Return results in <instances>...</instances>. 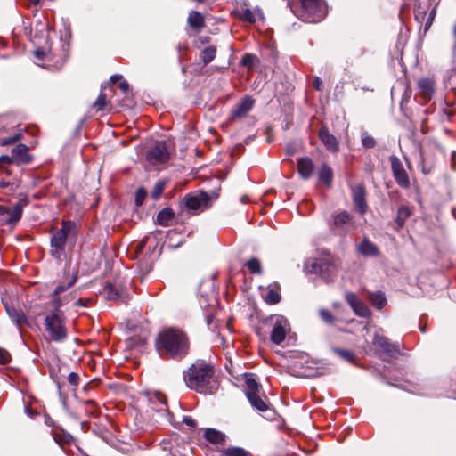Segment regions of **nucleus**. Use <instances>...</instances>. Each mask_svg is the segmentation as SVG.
<instances>
[{"instance_id": "22", "label": "nucleus", "mask_w": 456, "mask_h": 456, "mask_svg": "<svg viewBox=\"0 0 456 456\" xmlns=\"http://www.w3.org/2000/svg\"><path fill=\"white\" fill-rule=\"evenodd\" d=\"M357 249L364 256H377L379 253V248L366 238L358 245Z\"/></svg>"}, {"instance_id": "5", "label": "nucleus", "mask_w": 456, "mask_h": 456, "mask_svg": "<svg viewBox=\"0 0 456 456\" xmlns=\"http://www.w3.org/2000/svg\"><path fill=\"white\" fill-rule=\"evenodd\" d=\"M76 235V224L71 221H63L61 228L56 231L51 238L50 254L56 259L64 256L65 246L69 238Z\"/></svg>"}, {"instance_id": "61", "label": "nucleus", "mask_w": 456, "mask_h": 456, "mask_svg": "<svg viewBox=\"0 0 456 456\" xmlns=\"http://www.w3.org/2000/svg\"><path fill=\"white\" fill-rule=\"evenodd\" d=\"M157 397L159 398V400L162 403H164V404L166 403V399H165V398L161 399V398H160V396H159V395H157Z\"/></svg>"}, {"instance_id": "14", "label": "nucleus", "mask_w": 456, "mask_h": 456, "mask_svg": "<svg viewBox=\"0 0 456 456\" xmlns=\"http://www.w3.org/2000/svg\"><path fill=\"white\" fill-rule=\"evenodd\" d=\"M21 215L22 206L20 203L15 204L12 208L0 206V217L6 224H15L20 219Z\"/></svg>"}, {"instance_id": "17", "label": "nucleus", "mask_w": 456, "mask_h": 456, "mask_svg": "<svg viewBox=\"0 0 456 456\" xmlns=\"http://www.w3.org/2000/svg\"><path fill=\"white\" fill-rule=\"evenodd\" d=\"M105 297L108 300L126 302L127 291L123 287L108 284L104 288Z\"/></svg>"}, {"instance_id": "38", "label": "nucleus", "mask_w": 456, "mask_h": 456, "mask_svg": "<svg viewBox=\"0 0 456 456\" xmlns=\"http://www.w3.org/2000/svg\"><path fill=\"white\" fill-rule=\"evenodd\" d=\"M362 144L364 148L370 149L373 148L376 144L375 139L369 135L367 132L362 133Z\"/></svg>"}, {"instance_id": "47", "label": "nucleus", "mask_w": 456, "mask_h": 456, "mask_svg": "<svg viewBox=\"0 0 456 456\" xmlns=\"http://www.w3.org/2000/svg\"><path fill=\"white\" fill-rule=\"evenodd\" d=\"M320 316L327 323L333 322L334 317L329 310H326V309L320 310Z\"/></svg>"}, {"instance_id": "26", "label": "nucleus", "mask_w": 456, "mask_h": 456, "mask_svg": "<svg viewBox=\"0 0 456 456\" xmlns=\"http://www.w3.org/2000/svg\"><path fill=\"white\" fill-rule=\"evenodd\" d=\"M418 86L425 98H430L434 93V81L430 78H420L418 82Z\"/></svg>"}, {"instance_id": "11", "label": "nucleus", "mask_w": 456, "mask_h": 456, "mask_svg": "<svg viewBox=\"0 0 456 456\" xmlns=\"http://www.w3.org/2000/svg\"><path fill=\"white\" fill-rule=\"evenodd\" d=\"M391 168L393 175L397 184L403 188H407L410 185L408 175L401 162V160L395 157H390Z\"/></svg>"}, {"instance_id": "64", "label": "nucleus", "mask_w": 456, "mask_h": 456, "mask_svg": "<svg viewBox=\"0 0 456 456\" xmlns=\"http://www.w3.org/2000/svg\"><path fill=\"white\" fill-rule=\"evenodd\" d=\"M248 200V198L246 196L242 197L241 198V201L242 202H246Z\"/></svg>"}, {"instance_id": "39", "label": "nucleus", "mask_w": 456, "mask_h": 456, "mask_svg": "<svg viewBox=\"0 0 456 456\" xmlns=\"http://www.w3.org/2000/svg\"><path fill=\"white\" fill-rule=\"evenodd\" d=\"M165 188V183L162 181L158 182L151 191V197L153 200H158L163 193Z\"/></svg>"}, {"instance_id": "12", "label": "nucleus", "mask_w": 456, "mask_h": 456, "mask_svg": "<svg viewBox=\"0 0 456 456\" xmlns=\"http://www.w3.org/2000/svg\"><path fill=\"white\" fill-rule=\"evenodd\" d=\"M372 343L375 346L379 347L383 353L389 356H394L400 353L398 344L391 343L387 337L378 332L375 333Z\"/></svg>"}, {"instance_id": "4", "label": "nucleus", "mask_w": 456, "mask_h": 456, "mask_svg": "<svg viewBox=\"0 0 456 456\" xmlns=\"http://www.w3.org/2000/svg\"><path fill=\"white\" fill-rule=\"evenodd\" d=\"M44 325L51 341L62 342L67 338L68 330L64 316L58 308L45 315Z\"/></svg>"}, {"instance_id": "43", "label": "nucleus", "mask_w": 456, "mask_h": 456, "mask_svg": "<svg viewBox=\"0 0 456 456\" xmlns=\"http://www.w3.org/2000/svg\"><path fill=\"white\" fill-rule=\"evenodd\" d=\"M146 195H147V191L143 188H139L136 191V193H135V204H136V206H141L144 202Z\"/></svg>"}, {"instance_id": "63", "label": "nucleus", "mask_w": 456, "mask_h": 456, "mask_svg": "<svg viewBox=\"0 0 456 456\" xmlns=\"http://www.w3.org/2000/svg\"><path fill=\"white\" fill-rule=\"evenodd\" d=\"M44 28H45L47 30L49 29V25H44V24H41L39 23Z\"/></svg>"}, {"instance_id": "9", "label": "nucleus", "mask_w": 456, "mask_h": 456, "mask_svg": "<svg viewBox=\"0 0 456 456\" xmlns=\"http://www.w3.org/2000/svg\"><path fill=\"white\" fill-rule=\"evenodd\" d=\"M168 145L164 141L156 142L154 146L147 152L146 159L151 165L163 164L169 159Z\"/></svg>"}, {"instance_id": "30", "label": "nucleus", "mask_w": 456, "mask_h": 456, "mask_svg": "<svg viewBox=\"0 0 456 456\" xmlns=\"http://www.w3.org/2000/svg\"><path fill=\"white\" fill-rule=\"evenodd\" d=\"M333 179V171L327 164H323L319 172V180L328 187L331 185Z\"/></svg>"}, {"instance_id": "56", "label": "nucleus", "mask_w": 456, "mask_h": 456, "mask_svg": "<svg viewBox=\"0 0 456 456\" xmlns=\"http://www.w3.org/2000/svg\"><path fill=\"white\" fill-rule=\"evenodd\" d=\"M424 16H425V12H420V11H418L416 13H415V17L417 20H422L424 19Z\"/></svg>"}, {"instance_id": "3", "label": "nucleus", "mask_w": 456, "mask_h": 456, "mask_svg": "<svg viewBox=\"0 0 456 456\" xmlns=\"http://www.w3.org/2000/svg\"><path fill=\"white\" fill-rule=\"evenodd\" d=\"M289 5L298 19L308 23L320 22L328 13L324 0H292Z\"/></svg>"}, {"instance_id": "50", "label": "nucleus", "mask_w": 456, "mask_h": 456, "mask_svg": "<svg viewBox=\"0 0 456 456\" xmlns=\"http://www.w3.org/2000/svg\"><path fill=\"white\" fill-rule=\"evenodd\" d=\"M69 384L73 387H77L79 383L80 378L76 372H70L68 376Z\"/></svg>"}, {"instance_id": "54", "label": "nucleus", "mask_w": 456, "mask_h": 456, "mask_svg": "<svg viewBox=\"0 0 456 456\" xmlns=\"http://www.w3.org/2000/svg\"><path fill=\"white\" fill-rule=\"evenodd\" d=\"M322 80L320 77H315L314 80V86L315 89L317 90H321V86H322Z\"/></svg>"}, {"instance_id": "15", "label": "nucleus", "mask_w": 456, "mask_h": 456, "mask_svg": "<svg viewBox=\"0 0 456 456\" xmlns=\"http://www.w3.org/2000/svg\"><path fill=\"white\" fill-rule=\"evenodd\" d=\"M353 201L356 211L361 215L367 212L366 192L362 184H357L352 190Z\"/></svg>"}, {"instance_id": "13", "label": "nucleus", "mask_w": 456, "mask_h": 456, "mask_svg": "<svg viewBox=\"0 0 456 456\" xmlns=\"http://www.w3.org/2000/svg\"><path fill=\"white\" fill-rule=\"evenodd\" d=\"M345 298L356 315L360 317H369L370 315L368 306L354 293L346 292Z\"/></svg>"}, {"instance_id": "28", "label": "nucleus", "mask_w": 456, "mask_h": 456, "mask_svg": "<svg viewBox=\"0 0 456 456\" xmlns=\"http://www.w3.org/2000/svg\"><path fill=\"white\" fill-rule=\"evenodd\" d=\"M246 396L259 393L260 386L252 374L245 375Z\"/></svg>"}, {"instance_id": "59", "label": "nucleus", "mask_w": 456, "mask_h": 456, "mask_svg": "<svg viewBox=\"0 0 456 456\" xmlns=\"http://www.w3.org/2000/svg\"><path fill=\"white\" fill-rule=\"evenodd\" d=\"M211 322H212V315H208L207 316V322H208V324L209 325L211 323Z\"/></svg>"}, {"instance_id": "6", "label": "nucleus", "mask_w": 456, "mask_h": 456, "mask_svg": "<svg viewBox=\"0 0 456 456\" xmlns=\"http://www.w3.org/2000/svg\"><path fill=\"white\" fill-rule=\"evenodd\" d=\"M338 261L330 255L315 258L311 265L310 272L318 274L326 282L332 281L337 276Z\"/></svg>"}, {"instance_id": "46", "label": "nucleus", "mask_w": 456, "mask_h": 456, "mask_svg": "<svg viewBox=\"0 0 456 456\" xmlns=\"http://www.w3.org/2000/svg\"><path fill=\"white\" fill-rule=\"evenodd\" d=\"M34 55L37 60L48 59L50 56V51H46L45 49L38 48L34 51Z\"/></svg>"}, {"instance_id": "21", "label": "nucleus", "mask_w": 456, "mask_h": 456, "mask_svg": "<svg viewBox=\"0 0 456 456\" xmlns=\"http://www.w3.org/2000/svg\"><path fill=\"white\" fill-rule=\"evenodd\" d=\"M351 224H353L352 216L346 211L340 212L334 216V226L338 230L346 232Z\"/></svg>"}, {"instance_id": "10", "label": "nucleus", "mask_w": 456, "mask_h": 456, "mask_svg": "<svg viewBox=\"0 0 456 456\" xmlns=\"http://www.w3.org/2000/svg\"><path fill=\"white\" fill-rule=\"evenodd\" d=\"M273 326L271 331V340L276 344H281L289 330L288 321L281 315L274 316L273 319Z\"/></svg>"}, {"instance_id": "41", "label": "nucleus", "mask_w": 456, "mask_h": 456, "mask_svg": "<svg viewBox=\"0 0 456 456\" xmlns=\"http://www.w3.org/2000/svg\"><path fill=\"white\" fill-rule=\"evenodd\" d=\"M256 60V57L255 54L252 53H247L245 54L241 59V64L243 66L248 67V69L252 68L255 61Z\"/></svg>"}, {"instance_id": "49", "label": "nucleus", "mask_w": 456, "mask_h": 456, "mask_svg": "<svg viewBox=\"0 0 456 456\" xmlns=\"http://www.w3.org/2000/svg\"><path fill=\"white\" fill-rule=\"evenodd\" d=\"M18 187V182H6L4 180H0V188H9L10 191H14L15 189Z\"/></svg>"}, {"instance_id": "29", "label": "nucleus", "mask_w": 456, "mask_h": 456, "mask_svg": "<svg viewBox=\"0 0 456 456\" xmlns=\"http://www.w3.org/2000/svg\"><path fill=\"white\" fill-rule=\"evenodd\" d=\"M368 297L371 304L378 309H382L387 304L385 294L381 291L370 292Z\"/></svg>"}, {"instance_id": "52", "label": "nucleus", "mask_w": 456, "mask_h": 456, "mask_svg": "<svg viewBox=\"0 0 456 456\" xmlns=\"http://www.w3.org/2000/svg\"><path fill=\"white\" fill-rule=\"evenodd\" d=\"M183 422L185 423L187 426L190 427H196V421L190 416H185L183 419Z\"/></svg>"}, {"instance_id": "8", "label": "nucleus", "mask_w": 456, "mask_h": 456, "mask_svg": "<svg viewBox=\"0 0 456 456\" xmlns=\"http://www.w3.org/2000/svg\"><path fill=\"white\" fill-rule=\"evenodd\" d=\"M32 161V156L28 153V147L26 144L20 143L14 147L11 155L0 156V163L15 164H29Z\"/></svg>"}, {"instance_id": "35", "label": "nucleus", "mask_w": 456, "mask_h": 456, "mask_svg": "<svg viewBox=\"0 0 456 456\" xmlns=\"http://www.w3.org/2000/svg\"><path fill=\"white\" fill-rule=\"evenodd\" d=\"M224 456H248V452L240 447H230L224 452Z\"/></svg>"}, {"instance_id": "31", "label": "nucleus", "mask_w": 456, "mask_h": 456, "mask_svg": "<svg viewBox=\"0 0 456 456\" xmlns=\"http://www.w3.org/2000/svg\"><path fill=\"white\" fill-rule=\"evenodd\" d=\"M188 23L193 28L199 29L204 26V18L200 12L192 11L189 14Z\"/></svg>"}, {"instance_id": "62", "label": "nucleus", "mask_w": 456, "mask_h": 456, "mask_svg": "<svg viewBox=\"0 0 456 456\" xmlns=\"http://www.w3.org/2000/svg\"><path fill=\"white\" fill-rule=\"evenodd\" d=\"M434 16H435V10H433L430 14H429V17H432L434 19Z\"/></svg>"}, {"instance_id": "19", "label": "nucleus", "mask_w": 456, "mask_h": 456, "mask_svg": "<svg viewBox=\"0 0 456 456\" xmlns=\"http://www.w3.org/2000/svg\"><path fill=\"white\" fill-rule=\"evenodd\" d=\"M6 313L12 322L19 328L24 325H28V321L25 314L21 311H18L15 308L4 304Z\"/></svg>"}, {"instance_id": "32", "label": "nucleus", "mask_w": 456, "mask_h": 456, "mask_svg": "<svg viewBox=\"0 0 456 456\" xmlns=\"http://www.w3.org/2000/svg\"><path fill=\"white\" fill-rule=\"evenodd\" d=\"M216 49L215 46L210 45L204 48L200 53V59L204 64L211 62L216 56Z\"/></svg>"}, {"instance_id": "53", "label": "nucleus", "mask_w": 456, "mask_h": 456, "mask_svg": "<svg viewBox=\"0 0 456 456\" xmlns=\"http://www.w3.org/2000/svg\"><path fill=\"white\" fill-rule=\"evenodd\" d=\"M452 37H453V40H454V44H453V56H454V62L456 64V22H455V25L453 26V28H452Z\"/></svg>"}, {"instance_id": "1", "label": "nucleus", "mask_w": 456, "mask_h": 456, "mask_svg": "<svg viewBox=\"0 0 456 456\" xmlns=\"http://www.w3.org/2000/svg\"><path fill=\"white\" fill-rule=\"evenodd\" d=\"M187 387L201 394H213L218 388L213 366L198 361L183 374Z\"/></svg>"}, {"instance_id": "60", "label": "nucleus", "mask_w": 456, "mask_h": 456, "mask_svg": "<svg viewBox=\"0 0 456 456\" xmlns=\"http://www.w3.org/2000/svg\"><path fill=\"white\" fill-rule=\"evenodd\" d=\"M29 1H30L31 4H33L35 5L39 4V2H40V0H29Z\"/></svg>"}, {"instance_id": "51", "label": "nucleus", "mask_w": 456, "mask_h": 456, "mask_svg": "<svg viewBox=\"0 0 456 456\" xmlns=\"http://www.w3.org/2000/svg\"><path fill=\"white\" fill-rule=\"evenodd\" d=\"M119 89L123 94H127L129 92V85L126 81H121L118 85Z\"/></svg>"}, {"instance_id": "48", "label": "nucleus", "mask_w": 456, "mask_h": 456, "mask_svg": "<svg viewBox=\"0 0 456 456\" xmlns=\"http://www.w3.org/2000/svg\"><path fill=\"white\" fill-rule=\"evenodd\" d=\"M10 360L11 354H9V352L4 348L0 347V364H6L10 362Z\"/></svg>"}, {"instance_id": "55", "label": "nucleus", "mask_w": 456, "mask_h": 456, "mask_svg": "<svg viewBox=\"0 0 456 456\" xmlns=\"http://www.w3.org/2000/svg\"><path fill=\"white\" fill-rule=\"evenodd\" d=\"M122 78L120 75H113L110 77V82L112 85L116 84L118 81H119Z\"/></svg>"}, {"instance_id": "23", "label": "nucleus", "mask_w": 456, "mask_h": 456, "mask_svg": "<svg viewBox=\"0 0 456 456\" xmlns=\"http://www.w3.org/2000/svg\"><path fill=\"white\" fill-rule=\"evenodd\" d=\"M76 281H77V276L74 275V276H72L71 280L67 284H65V285L60 284L55 288L54 292H53V297H54L53 301H54V305L56 306V308H59L62 305H64V302H62L61 300V298L58 297V296L60 294H61L62 292L66 291L70 287H72L75 284Z\"/></svg>"}, {"instance_id": "58", "label": "nucleus", "mask_w": 456, "mask_h": 456, "mask_svg": "<svg viewBox=\"0 0 456 456\" xmlns=\"http://www.w3.org/2000/svg\"><path fill=\"white\" fill-rule=\"evenodd\" d=\"M432 22H433V18L432 17H428V20H427V22L425 24V28L428 29L429 27L431 26Z\"/></svg>"}, {"instance_id": "45", "label": "nucleus", "mask_w": 456, "mask_h": 456, "mask_svg": "<svg viewBox=\"0 0 456 456\" xmlns=\"http://www.w3.org/2000/svg\"><path fill=\"white\" fill-rule=\"evenodd\" d=\"M13 164H7V163H0V175H6L8 176L13 175V170L12 168V166Z\"/></svg>"}, {"instance_id": "34", "label": "nucleus", "mask_w": 456, "mask_h": 456, "mask_svg": "<svg viewBox=\"0 0 456 456\" xmlns=\"http://www.w3.org/2000/svg\"><path fill=\"white\" fill-rule=\"evenodd\" d=\"M411 216V211L407 207L399 208L396 215L395 222L398 227H403L404 225L405 221Z\"/></svg>"}, {"instance_id": "57", "label": "nucleus", "mask_w": 456, "mask_h": 456, "mask_svg": "<svg viewBox=\"0 0 456 456\" xmlns=\"http://www.w3.org/2000/svg\"><path fill=\"white\" fill-rule=\"evenodd\" d=\"M145 243H146V242H145V240H142V241H140V242L138 243V245L136 246V250H137V251H141V250H142V248H144V246H145Z\"/></svg>"}, {"instance_id": "42", "label": "nucleus", "mask_w": 456, "mask_h": 456, "mask_svg": "<svg viewBox=\"0 0 456 456\" xmlns=\"http://www.w3.org/2000/svg\"><path fill=\"white\" fill-rule=\"evenodd\" d=\"M20 138H21V135L20 134L3 138L0 141V145L7 146V145L14 144L15 142H19L20 140Z\"/></svg>"}, {"instance_id": "44", "label": "nucleus", "mask_w": 456, "mask_h": 456, "mask_svg": "<svg viewBox=\"0 0 456 456\" xmlns=\"http://www.w3.org/2000/svg\"><path fill=\"white\" fill-rule=\"evenodd\" d=\"M336 354H338L341 358L348 361L353 362L354 361V354L350 350H342V349H335Z\"/></svg>"}, {"instance_id": "24", "label": "nucleus", "mask_w": 456, "mask_h": 456, "mask_svg": "<svg viewBox=\"0 0 456 456\" xmlns=\"http://www.w3.org/2000/svg\"><path fill=\"white\" fill-rule=\"evenodd\" d=\"M174 217V211L170 208H165L159 212L157 216V223L161 226L167 227L171 224Z\"/></svg>"}, {"instance_id": "40", "label": "nucleus", "mask_w": 456, "mask_h": 456, "mask_svg": "<svg viewBox=\"0 0 456 456\" xmlns=\"http://www.w3.org/2000/svg\"><path fill=\"white\" fill-rule=\"evenodd\" d=\"M107 105V97H106V94H103V93H101L98 96V98L96 99L95 102H94V108L97 110H104V108L106 107Z\"/></svg>"}, {"instance_id": "37", "label": "nucleus", "mask_w": 456, "mask_h": 456, "mask_svg": "<svg viewBox=\"0 0 456 456\" xmlns=\"http://www.w3.org/2000/svg\"><path fill=\"white\" fill-rule=\"evenodd\" d=\"M248 269L252 273H261V265L258 259L251 258L246 264Z\"/></svg>"}, {"instance_id": "2", "label": "nucleus", "mask_w": 456, "mask_h": 456, "mask_svg": "<svg viewBox=\"0 0 456 456\" xmlns=\"http://www.w3.org/2000/svg\"><path fill=\"white\" fill-rule=\"evenodd\" d=\"M156 346L159 354H167L173 357L184 356L189 349L186 334L178 329H167L157 338Z\"/></svg>"}, {"instance_id": "25", "label": "nucleus", "mask_w": 456, "mask_h": 456, "mask_svg": "<svg viewBox=\"0 0 456 456\" xmlns=\"http://www.w3.org/2000/svg\"><path fill=\"white\" fill-rule=\"evenodd\" d=\"M204 437L210 443L216 444H223L225 442V436L214 428H207Z\"/></svg>"}, {"instance_id": "27", "label": "nucleus", "mask_w": 456, "mask_h": 456, "mask_svg": "<svg viewBox=\"0 0 456 456\" xmlns=\"http://www.w3.org/2000/svg\"><path fill=\"white\" fill-rule=\"evenodd\" d=\"M252 407L261 412H265L269 409V404L261 398L259 393L247 396Z\"/></svg>"}, {"instance_id": "16", "label": "nucleus", "mask_w": 456, "mask_h": 456, "mask_svg": "<svg viewBox=\"0 0 456 456\" xmlns=\"http://www.w3.org/2000/svg\"><path fill=\"white\" fill-rule=\"evenodd\" d=\"M319 139L328 151L337 153L339 151V142L336 136L329 132L327 126H322L319 131Z\"/></svg>"}, {"instance_id": "20", "label": "nucleus", "mask_w": 456, "mask_h": 456, "mask_svg": "<svg viewBox=\"0 0 456 456\" xmlns=\"http://www.w3.org/2000/svg\"><path fill=\"white\" fill-rule=\"evenodd\" d=\"M314 163L309 158H302L297 162L298 173L304 179H308L314 172Z\"/></svg>"}, {"instance_id": "36", "label": "nucleus", "mask_w": 456, "mask_h": 456, "mask_svg": "<svg viewBox=\"0 0 456 456\" xmlns=\"http://www.w3.org/2000/svg\"><path fill=\"white\" fill-rule=\"evenodd\" d=\"M240 18L244 20L248 21L249 23H254L256 21L255 14L254 12L248 9V8H242L240 12Z\"/></svg>"}, {"instance_id": "7", "label": "nucleus", "mask_w": 456, "mask_h": 456, "mask_svg": "<svg viewBox=\"0 0 456 456\" xmlns=\"http://www.w3.org/2000/svg\"><path fill=\"white\" fill-rule=\"evenodd\" d=\"M217 198L218 193L216 191H212L211 193L198 191L186 195L183 199V202L189 210L197 214L208 209Z\"/></svg>"}, {"instance_id": "33", "label": "nucleus", "mask_w": 456, "mask_h": 456, "mask_svg": "<svg viewBox=\"0 0 456 456\" xmlns=\"http://www.w3.org/2000/svg\"><path fill=\"white\" fill-rule=\"evenodd\" d=\"M265 301L267 304L273 305L277 304L281 300L279 292L274 288H268L265 294L264 295Z\"/></svg>"}, {"instance_id": "18", "label": "nucleus", "mask_w": 456, "mask_h": 456, "mask_svg": "<svg viewBox=\"0 0 456 456\" xmlns=\"http://www.w3.org/2000/svg\"><path fill=\"white\" fill-rule=\"evenodd\" d=\"M255 101L249 97H244L232 110L233 118L245 117L253 108Z\"/></svg>"}]
</instances>
